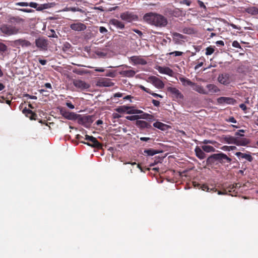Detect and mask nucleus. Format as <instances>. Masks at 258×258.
<instances>
[{
	"label": "nucleus",
	"instance_id": "16",
	"mask_svg": "<svg viewBox=\"0 0 258 258\" xmlns=\"http://www.w3.org/2000/svg\"><path fill=\"white\" fill-rule=\"evenodd\" d=\"M217 101L219 103H226L228 104H234L236 102V100L231 97H221L218 98Z\"/></svg>",
	"mask_w": 258,
	"mask_h": 258
},
{
	"label": "nucleus",
	"instance_id": "26",
	"mask_svg": "<svg viewBox=\"0 0 258 258\" xmlns=\"http://www.w3.org/2000/svg\"><path fill=\"white\" fill-rule=\"evenodd\" d=\"M119 74L123 77H133L136 74V72L133 70L121 71Z\"/></svg>",
	"mask_w": 258,
	"mask_h": 258
},
{
	"label": "nucleus",
	"instance_id": "46",
	"mask_svg": "<svg viewBox=\"0 0 258 258\" xmlns=\"http://www.w3.org/2000/svg\"><path fill=\"white\" fill-rule=\"evenodd\" d=\"M37 6H38V4L34 2H31L29 4H28V6H30L32 8H35V9H37V10H41V9H39V8L37 9Z\"/></svg>",
	"mask_w": 258,
	"mask_h": 258
},
{
	"label": "nucleus",
	"instance_id": "12",
	"mask_svg": "<svg viewBox=\"0 0 258 258\" xmlns=\"http://www.w3.org/2000/svg\"><path fill=\"white\" fill-rule=\"evenodd\" d=\"M167 90L172 94L173 97L176 99H182L183 98V95L179 90L175 87H169L167 88Z\"/></svg>",
	"mask_w": 258,
	"mask_h": 258
},
{
	"label": "nucleus",
	"instance_id": "34",
	"mask_svg": "<svg viewBox=\"0 0 258 258\" xmlns=\"http://www.w3.org/2000/svg\"><path fill=\"white\" fill-rule=\"evenodd\" d=\"M223 139L227 143L234 144L235 141V137L231 136H226L224 137Z\"/></svg>",
	"mask_w": 258,
	"mask_h": 258
},
{
	"label": "nucleus",
	"instance_id": "56",
	"mask_svg": "<svg viewBox=\"0 0 258 258\" xmlns=\"http://www.w3.org/2000/svg\"><path fill=\"white\" fill-rule=\"evenodd\" d=\"M136 109H134L133 107H129V109L127 110V114H135V113H133L132 112L135 111Z\"/></svg>",
	"mask_w": 258,
	"mask_h": 258
},
{
	"label": "nucleus",
	"instance_id": "8",
	"mask_svg": "<svg viewBox=\"0 0 258 258\" xmlns=\"http://www.w3.org/2000/svg\"><path fill=\"white\" fill-rule=\"evenodd\" d=\"M36 46L41 50H46L48 46V40L44 37H39L35 40Z\"/></svg>",
	"mask_w": 258,
	"mask_h": 258
},
{
	"label": "nucleus",
	"instance_id": "44",
	"mask_svg": "<svg viewBox=\"0 0 258 258\" xmlns=\"http://www.w3.org/2000/svg\"><path fill=\"white\" fill-rule=\"evenodd\" d=\"M182 54H183L182 52L178 51H173V52H170L169 53V55H173L175 56H181L182 55Z\"/></svg>",
	"mask_w": 258,
	"mask_h": 258
},
{
	"label": "nucleus",
	"instance_id": "21",
	"mask_svg": "<svg viewBox=\"0 0 258 258\" xmlns=\"http://www.w3.org/2000/svg\"><path fill=\"white\" fill-rule=\"evenodd\" d=\"M136 125L141 129L144 128H151L152 125L150 123L144 120H137Z\"/></svg>",
	"mask_w": 258,
	"mask_h": 258
},
{
	"label": "nucleus",
	"instance_id": "49",
	"mask_svg": "<svg viewBox=\"0 0 258 258\" xmlns=\"http://www.w3.org/2000/svg\"><path fill=\"white\" fill-rule=\"evenodd\" d=\"M23 97H27L28 98L31 99H37V98L36 96L30 95L28 94H24Z\"/></svg>",
	"mask_w": 258,
	"mask_h": 258
},
{
	"label": "nucleus",
	"instance_id": "48",
	"mask_svg": "<svg viewBox=\"0 0 258 258\" xmlns=\"http://www.w3.org/2000/svg\"><path fill=\"white\" fill-rule=\"evenodd\" d=\"M148 116V113L143 112L140 115H138L139 119H146L147 116Z\"/></svg>",
	"mask_w": 258,
	"mask_h": 258
},
{
	"label": "nucleus",
	"instance_id": "15",
	"mask_svg": "<svg viewBox=\"0 0 258 258\" xmlns=\"http://www.w3.org/2000/svg\"><path fill=\"white\" fill-rule=\"evenodd\" d=\"M70 28L74 31H81L85 30L87 27L84 24L78 22L71 24Z\"/></svg>",
	"mask_w": 258,
	"mask_h": 258
},
{
	"label": "nucleus",
	"instance_id": "10",
	"mask_svg": "<svg viewBox=\"0 0 258 258\" xmlns=\"http://www.w3.org/2000/svg\"><path fill=\"white\" fill-rule=\"evenodd\" d=\"M60 113L65 118L69 120H76L77 114L74 112H71L67 110L64 108H60Z\"/></svg>",
	"mask_w": 258,
	"mask_h": 258
},
{
	"label": "nucleus",
	"instance_id": "35",
	"mask_svg": "<svg viewBox=\"0 0 258 258\" xmlns=\"http://www.w3.org/2000/svg\"><path fill=\"white\" fill-rule=\"evenodd\" d=\"M246 12L251 15L258 14V8L255 7H250L246 9Z\"/></svg>",
	"mask_w": 258,
	"mask_h": 258
},
{
	"label": "nucleus",
	"instance_id": "25",
	"mask_svg": "<svg viewBox=\"0 0 258 258\" xmlns=\"http://www.w3.org/2000/svg\"><path fill=\"white\" fill-rule=\"evenodd\" d=\"M196 156L200 159H204L206 157L204 152L199 147L197 146L195 149Z\"/></svg>",
	"mask_w": 258,
	"mask_h": 258
},
{
	"label": "nucleus",
	"instance_id": "20",
	"mask_svg": "<svg viewBox=\"0 0 258 258\" xmlns=\"http://www.w3.org/2000/svg\"><path fill=\"white\" fill-rule=\"evenodd\" d=\"M15 45H20L22 47H29L31 46V43L30 41L23 39H19L14 41Z\"/></svg>",
	"mask_w": 258,
	"mask_h": 258
},
{
	"label": "nucleus",
	"instance_id": "59",
	"mask_svg": "<svg viewBox=\"0 0 258 258\" xmlns=\"http://www.w3.org/2000/svg\"><path fill=\"white\" fill-rule=\"evenodd\" d=\"M147 117L146 118V119H147L149 121H152L154 120V116L151 114H148V116H147Z\"/></svg>",
	"mask_w": 258,
	"mask_h": 258
},
{
	"label": "nucleus",
	"instance_id": "13",
	"mask_svg": "<svg viewBox=\"0 0 258 258\" xmlns=\"http://www.w3.org/2000/svg\"><path fill=\"white\" fill-rule=\"evenodd\" d=\"M131 61L134 64L145 65L147 63L146 59L143 58L141 56H133L130 57Z\"/></svg>",
	"mask_w": 258,
	"mask_h": 258
},
{
	"label": "nucleus",
	"instance_id": "14",
	"mask_svg": "<svg viewBox=\"0 0 258 258\" xmlns=\"http://www.w3.org/2000/svg\"><path fill=\"white\" fill-rule=\"evenodd\" d=\"M219 83L223 85H228L230 83V77L229 74L227 73L219 75L218 78Z\"/></svg>",
	"mask_w": 258,
	"mask_h": 258
},
{
	"label": "nucleus",
	"instance_id": "6",
	"mask_svg": "<svg viewBox=\"0 0 258 258\" xmlns=\"http://www.w3.org/2000/svg\"><path fill=\"white\" fill-rule=\"evenodd\" d=\"M77 116L78 123L85 126H86L87 123H92L94 121L93 117L91 115H81L77 114Z\"/></svg>",
	"mask_w": 258,
	"mask_h": 258
},
{
	"label": "nucleus",
	"instance_id": "33",
	"mask_svg": "<svg viewBox=\"0 0 258 258\" xmlns=\"http://www.w3.org/2000/svg\"><path fill=\"white\" fill-rule=\"evenodd\" d=\"M182 32L184 34L191 35L195 34L196 31L193 28L185 27L182 29Z\"/></svg>",
	"mask_w": 258,
	"mask_h": 258
},
{
	"label": "nucleus",
	"instance_id": "40",
	"mask_svg": "<svg viewBox=\"0 0 258 258\" xmlns=\"http://www.w3.org/2000/svg\"><path fill=\"white\" fill-rule=\"evenodd\" d=\"M206 50V54L207 55H211L214 52V49L212 46L208 47Z\"/></svg>",
	"mask_w": 258,
	"mask_h": 258
},
{
	"label": "nucleus",
	"instance_id": "52",
	"mask_svg": "<svg viewBox=\"0 0 258 258\" xmlns=\"http://www.w3.org/2000/svg\"><path fill=\"white\" fill-rule=\"evenodd\" d=\"M99 30V32L102 34L106 33L108 31L106 29V28L103 26L100 27Z\"/></svg>",
	"mask_w": 258,
	"mask_h": 258
},
{
	"label": "nucleus",
	"instance_id": "58",
	"mask_svg": "<svg viewBox=\"0 0 258 258\" xmlns=\"http://www.w3.org/2000/svg\"><path fill=\"white\" fill-rule=\"evenodd\" d=\"M152 103L155 106H156V107H158L160 105V102L159 101L155 100V99H153L152 100Z\"/></svg>",
	"mask_w": 258,
	"mask_h": 258
},
{
	"label": "nucleus",
	"instance_id": "24",
	"mask_svg": "<svg viewBox=\"0 0 258 258\" xmlns=\"http://www.w3.org/2000/svg\"><path fill=\"white\" fill-rule=\"evenodd\" d=\"M192 87H193V90L200 94H208V92H207V90H206L202 86L199 85L195 83V85H193Z\"/></svg>",
	"mask_w": 258,
	"mask_h": 258
},
{
	"label": "nucleus",
	"instance_id": "11",
	"mask_svg": "<svg viewBox=\"0 0 258 258\" xmlns=\"http://www.w3.org/2000/svg\"><path fill=\"white\" fill-rule=\"evenodd\" d=\"M73 85L78 89L84 90L88 89L90 86L85 81L80 80H74Z\"/></svg>",
	"mask_w": 258,
	"mask_h": 258
},
{
	"label": "nucleus",
	"instance_id": "4",
	"mask_svg": "<svg viewBox=\"0 0 258 258\" xmlns=\"http://www.w3.org/2000/svg\"><path fill=\"white\" fill-rule=\"evenodd\" d=\"M85 140L90 142H85L83 141H80L81 143H83L84 144H86L91 147L96 148L97 149H101L102 148V145L100 142L98 141L96 138L93 136H90L86 135L85 136Z\"/></svg>",
	"mask_w": 258,
	"mask_h": 258
},
{
	"label": "nucleus",
	"instance_id": "23",
	"mask_svg": "<svg viewBox=\"0 0 258 258\" xmlns=\"http://www.w3.org/2000/svg\"><path fill=\"white\" fill-rule=\"evenodd\" d=\"M158 71L161 74L168 75L170 76H172L173 74V71L168 67H160L158 69Z\"/></svg>",
	"mask_w": 258,
	"mask_h": 258
},
{
	"label": "nucleus",
	"instance_id": "57",
	"mask_svg": "<svg viewBox=\"0 0 258 258\" xmlns=\"http://www.w3.org/2000/svg\"><path fill=\"white\" fill-rule=\"evenodd\" d=\"M150 94L152 95L153 96L155 97H159L160 98H162L163 96L160 94L155 93L153 92L152 91H151V93H149Z\"/></svg>",
	"mask_w": 258,
	"mask_h": 258
},
{
	"label": "nucleus",
	"instance_id": "2",
	"mask_svg": "<svg viewBox=\"0 0 258 258\" xmlns=\"http://www.w3.org/2000/svg\"><path fill=\"white\" fill-rule=\"evenodd\" d=\"M232 159L228 157L223 153H219L213 154L210 156L207 159L206 162L207 165H211L214 163L215 161H218L222 164L226 163H230Z\"/></svg>",
	"mask_w": 258,
	"mask_h": 258
},
{
	"label": "nucleus",
	"instance_id": "47",
	"mask_svg": "<svg viewBox=\"0 0 258 258\" xmlns=\"http://www.w3.org/2000/svg\"><path fill=\"white\" fill-rule=\"evenodd\" d=\"M232 45L233 47L235 48H241L239 43L236 40H235L232 42Z\"/></svg>",
	"mask_w": 258,
	"mask_h": 258
},
{
	"label": "nucleus",
	"instance_id": "45",
	"mask_svg": "<svg viewBox=\"0 0 258 258\" xmlns=\"http://www.w3.org/2000/svg\"><path fill=\"white\" fill-rule=\"evenodd\" d=\"M180 4L186 5L187 6H189L191 3L190 1L189 0H182L179 2Z\"/></svg>",
	"mask_w": 258,
	"mask_h": 258
},
{
	"label": "nucleus",
	"instance_id": "9",
	"mask_svg": "<svg viewBox=\"0 0 258 258\" xmlns=\"http://www.w3.org/2000/svg\"><path fill=\"white\" fill-rule=\"evenodd\" d=\"M148 80L149 82L159 89H163L164 87V83L156 76H151L148 78Z\"/></svg>",
	"mask_w": 258,
	"mask_h": 258
},
{
	"label": "nucleus",
	"instance_id": "38",
	"mask_svg": "<svg viewBox=\"0 0 258 258\" xmlns=\"http://www.w3.org/2000/svg\"><path fill=\"white\" fill-rule=\"evenodd\" d=\"M236 149H237V148L235 146H224L221 147L222 150H223L224 151H228L236 150Z\"/></svg>",
	"mask_w": 258,
	"mask_h": 258
},
{
	"label": "nucleus",
	"instance_id": "41",
	"mask_svg": "<svg viewBox=\"0 0 258 258\" xmlns=\"http://www.w3.org/2000/svg\"><path fill=\"white\" fill-rule=\"evenodd\" d=\"M126 119L131 121L138 120L139 119L138 115H134L131 116H127L125 117Z\"/></svg>",
	"mask_w": 258,
	"mask_h": 258
},
{
	"label": "nucleus",
	"instance_id": "63",
	"mask_svg": "<svg viewBox=\"0 0 258 258\" xmlns=\"http://www.w3.org/2000/svg\"><path fill=\"white\" fill-rule=\"evenodd\" d=\"M228 121L231 122L232 123H236V120L233 117H230L229 119L227 120Z\"/></svg>",
	"mask_w": 258,
	"mask_h": 258
},
{
	"label": "nucleus",
	"instance_id": "31",
	"mask_svg": "<svg viewBox=\"0 0 258 258\" xmlns=\"http://www.w3.org/2000/svg\"><path fill=\"white\" fill-rule=\"evenodd\" d=\"M179 80L182 83V85L184 86H192L193 85H195V83L191 82L190 80L185 77H179Z\"/></svg>",
	"mask_w": 258,
	"mask_h": 258
},
{
	"label": "nucleus",
	"instance_id": "39",
	"mask_svg": "<svg viewBox=\"0 0 258 258\" xmlns=\"http://www.w3.org/2000/svg\"><path fill=\"white\" fill-rule=\"evenodd\" d=\"M115 71L109 70L105 74V76L114 78L116 76Z\"/></svg>",
	"mask_w": 258,
	"mask_h": 258
},
{
	"label": "nucleus",
	"instance_id": "53",
	"mask_svg": "<svg viewBox=\"0 0 258 258\" xmlns=\"http://www.w3.org/2000/svg\"><path fill=\"white\" fill-rule=\"evenodd\" d=\"M140 88L145 92L148 93H151V90L149 88H146L144 86L141 85Z\"/></svg>",
	"mask_w": 258,
	"mask_h": 258
},
{
	"label": "nucleus",
	"instance_id": "55",
	"mask_svg": "<svg viewBox=\"0 0 258 258\" xmlns=\"http://www.w3.org/2000/svg\"><path fill=\"white\" fill-rule=\"evenodd\" d=\"M198 3L201 8H202L204 9L205 10L206 9V7L203 2H202L200 0H198Z\"/></svg>",
	"mask_w": 258,
	"mask_h": 258
},
{
	"label": "nucleus",
	"instance_id": "64",
	"mask_svg": "<svg viewBox=\"0 0 258 258\" xmlns=\"http://www.w3.org/2000/svg\"><path fill=\"white\" fill-rule=\"evenodd\" d=\"M216 44H217V46H224V42L222 40L217 41L216 42Z\"/></svg>",
	"mask_w": 258,
	"mask_h": 258
},
{
	"label": "nucleus",
	"instance_id": "1",
	"mask_svg": "<svg viewBox=\"0 0 258 258\" xmlns=\"http://www.w3.org/2000/svg\"><path fill=\"white\" fill-rule=\"evenodd\" d=\"M143 20L147 23L158 27H165L168 21L167 19L162 15L155 13H148L143 17Z\"/></svg>",
	"mask_w": 258,
	"mask_h": 258
},
{
	"label": "nucleus",
	"instance_id": "18",
	"mask_svg": "<svg viewBox=\"0 0 258 258\" xmlns=\"http://www.w3.org/2000/svg\"><path fill=\"white\" fill-rule=\"evenodd\" d=\"M22 112L26 116L29 118L31 120H36L37 114L33 112L32 110L27 109L26 107L24 108Z\"/></svg>",
	"mask_w": 258,
	"mask_h": 258
},
{
	"label": "nucleus",
	"instance_id": "42",
	"mask_svg": "<svg viewBox=\"0 0 258 258\" xmlns=\"http://www.w3.org/2000/svg\"><path fill=\"white\" fill-rule=\"evenodd\" d=\"M67 9L68 11H72L73 12H81L83 13L84 12L82 9H80L79 8H76V7H69V8H67Z\"/></svg>",
	"mask_w": 258,
	"mask_h": 258
},
{
	"label": "nucleus",
	"instance_id": "43",
	"mask_svg": "<svg viewBox=\"0 0 258 258\" xmlns=\"http://www.w3.org/2000/svg\"><path fill=\"white\" fill-rule=\"evenodd\" d=\"M8 47L4 43L0 42V52H5L7 50Z\"/></svg>",
	"mask_w": 258,
	"mask_h": 258
},
{
	"label": "nucleus",
	"instance_id": "30",
	"mask_svg": "<svg viewBox=\"0 0 258 258\" xmlns=\"http://www.w3.org/2000/svg\"><path fill=\"white\" fill-rule=\"evenodd\" d=\"M153 126L161 131H166L168 127V125L159 121L154 122L153 123Z\"/></svg>",
	"mask_w": 258,
	"mask_h": 258
},
{
	"label": "nucleus",
	"instance_id": "22",
	"mask_svg": "<svg viewBox=\"0 0 258 258\" xmlns=\"http://www.w3.org/2000/svg\"><path fill=\"white\" fill-rule=\"evenodd\" d=\"M98 83L99 85L103 87H111L114 85L110 79L107 78H102L99 80Z\"/></svg>",
	"mask_w": 258,
	"mask_h": 258
},
{
	"label": "nucleus",
	"instance_id": "28",
	"mask_svg": "<svg viewBox=\"0 0 258 258\" xmlns=\"http://www.w3.org/2000/svg\"><path fill=\"white\" fill-rule=\"evenodd\" d=\"M161 151L153 149H147L144 150L143 154L149 156H152L156 154L160 153Z\"/></svg>",
	"mask_w": 258,
	"mask_h": 258
},
{
	"label": "nucleus",
	"instance_id": "27",
	"mask_svg": "<svg viewBox=\"0 0 258 258\" xmlns=\"http://www.w3.org/2000/svg\"><path fill=\"white\" fill-rule=\"evenodd\" d=\"M206 88L208 89L207 91L208 94L217 93L220 91L218 87L214 84H208L206 86Z\"/></svg>",
	"mask_w": 258,
	"mask_h": 258
},
{
	"label": "nucleus",
	"instance_id": "36",
	"mask_svg": "<svg viewBox=\"0 0 258 258\" xmlns=\"http://www.w3.org/2000/svg\"><path fill=\"white\" fill-rule=\"evenodd\" d=\"M205 59L203 57H200V59H198L197 60V64L195 66V69L197 70L198 69L201 67L203 65L204 62L205 61Z\"/></svg>",
	"mask_w": 258,
	"mask_h": 258
},
{
	"label": "nucleus",
	"instance_id": "37",
	"mask_svg": "<svg viewBox=\"0 0 258 258\" xmlns=\"http://www.w3.org/2000/svg\"><path fill=\"white\" fill-rule=\"evenodd\" d=\"M129 109V106H121L116 109V111L118 113H123L124 112H127V110Z\"/></svg>",
	"mask_w": 258,
	"mask_h": 258
},
{
	"label": "nucleus",
	"instance_id": "51",
	"mask_svg": "<svg viewBox=\"0 0 258 258\" xmlns=\"http://www.w3.org/2000/svg\"><path fill=\"white\" fill-rule=\"evenodd\" d=\"M16 6H20L22 7H27L28 6V3L26 2H19L15 4Z\"/></svg>",
	"mask_w": 258,
	"mask_h": 258
},
{
	"label": "nucleus",
	"instance_id": "61",
	"mask_svg": "<svg viewBox=\"0 0 258 258\" xmlns=\"http://www.w3.org/2000/svg\"><path fill=\"white\" fill-rule=\"evenodd\" d=\"M122 96H123V94L122 93H120V92L116 93L113 95V97L114 98L121 97H122Z\"/></svg>",
	"mask_w": 258,
	"mask_h": 258
},
{
	"label": "nucleus",
	"instance_id": "60",
	"mask_svg": "<svg viewBox=\"0 0 258 258\" xmlns=\"http://www.w3.org/2000/svg\"><path fill=\"white\" fill-rule=\"evenodd\" d=\"M11 20H14L16 22H20L21 21H23V19L20 18L19 17H13Z\"/></svg>",
	"mask_w": 258,
	"mask_h": 258
},
{
	"label": "nucleus",
	"instance_id": "7",
	"mask_svg": "<svg viewBox=\"0 0 258 258\" xmlns=\"http://www.w3.org/2000/svg\"><path fill=\"white\" fill-rule=\"evenodd\" d=\"M120 18L121 20L127 22H131L138 19V16L136 15H135L133 12L128 11L120 14Z\"/></svg>",
	"mask_w": 258,
	"mask_h": 258
},
{
	"label": "nucleus",
	"instance_id": "62",
	"mask_svg": "<svg viewBox=\"0 0 258 258\" xmlns=\"http://www.w3.org/2000/svg\"><path fill=\"white\" fill-rule=\"evenodd\" d=\"M239 107L244 111H245L247 109L246 106L243 103L240 104L239 105Z\"/></svg>",
	"mask_w": 258,
	"mask_h": 258
},
{
	"label": "nucleus",
	"instance_id": "54",
	"mask_svg": "<svg viewBox=\"0 0 258 258\" xmlns=\"http://www.w3.org/2000/svg\"><path fill=\"white\" fill-rule=\"evenodd\" d=\"M66 105L70 109H74L75 108L74 105L71 103L70 101H68L66 102Z\"/></svg>",
	"mask_w": 258,
	"mask_h": 258
},
{
	"label": "nucleus",
	"instance_id": "17",
	"mask_svg": "<svg viewBox=\"0 0 258 258\" xmlns=\"http://www.w3.org/2000/svg\"><path fill=\"white\" fill-rule=\"evenodd\" d=\"M234 144L236 146H245L249 143L248 139L245 138L235 137Z\"/></svg>",
	"mask_w": 258,
	"mask_h": 258
},
{
	"label": "nucleus",
	"instance_id": "5",
	"mask_svg": "<svg viewBox=\"0 0 258 258\" xmlns=\"http://www.w3.org/2000/svg\"><path fill=\"white\" fill-rule=\"evenodd\" d=\"M172 40L175 44L181 45L185 42L186 36L177 32H172Z\"/></svg>",
	"mask_w": 258,
	"mask_h": 258
},
{
	"label": "nucleus",
	"instance_id": "3",
	"mask_svg": "<svg viewBox=\"0 0 258 258\" xmlns=\"http://www.w3.org/2000/svg\"><path fill=\"white\" fill-rule=\"evenodd\" d=\"M1 32L6 35L10 36L19 33V29L12 25L3 24L0 27Z\"/></svg>",
	"mask_w": 258,
	"mask_h": 258
},
{
	"label": "nucleus",
	"instance_id": "32",
	"mask_svg": "<svg viewBox=\"0 0 258 258\" xmlns=\"http://www.w3.org/2000/svg\"><path fill=\"white\" fill-rule=\"evenodd\" d=\"M203 150L207 153L214 152L216 151L215 148L209 145H204L202 147Z\"/></svg>",
	"mask_w": 258,
	"mask_h": 258
},
{
	"label": "nucleus",
	"instance_id": "19",
	"mask_svg": "<svg viewBox=\"0 0 258 258\" xmlns=\"http://www.w3.org/2000/svg\"><path fill=\"white\" fill-rule=\"evenodd\" d=\"M109 24L113 25L117 29H123L124 28V24L121 21H119L117 19H112L109 21Z\"/></svg>",
	"mask_w": 258,
	"mask_h": 258
},
{
	"label": "nucleus",
	"instance_id": "29",
	"mask_svg": "<svg viewBox=\"0 0 258 258\" xmlns=\"http://www.w3.org/2000/svg\"><path fill=\"white\" fill-rule=\"evenodd\" d=\"M235 155L241 158H244L246 159L249 162H251L253 160L252 157L250 154H247L245 153H243L240 152H236Z\"/></svg>",
	"mask_w": 258,
	"mask_h": 258
},
{
	"label": "nucleus",
	"instance_id": "50",
	"mask_svg": "<svg viewBox=\"0 0 258 258\" xmlns=\"http://www.w3.org/2000/svg\"><path fill=\"white\" fill-rule=\"evenodd\" d=\"M201 188L203 190L206 191H210V187H209V186L206 184H203L201 186Z\"/></svg>",
	"mask_w": 258,
	"mask_h": 258
}]
</instances>
